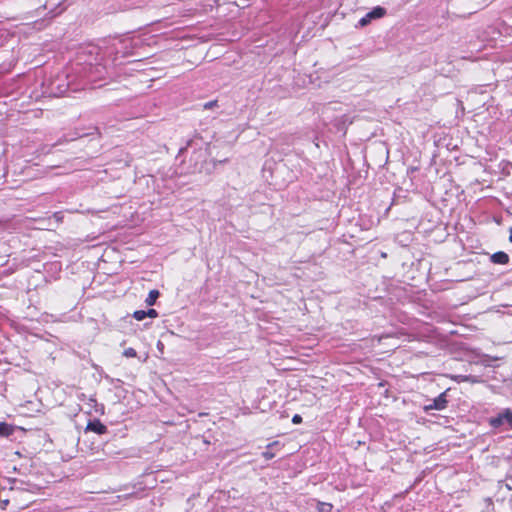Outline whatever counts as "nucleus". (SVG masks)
<instances>
[{
  "instance_id": "obj_1",
  "label": "nucleus",
  "mask_w": 512,
  "mask_h": 512,
  "mask_svg": "<svg viewBox=\"0 0 512 512\" xmlns=\"http://www.w3.org/2000/svg\"><path fill=\"white\" fill-rule=\"evenodd\" d=\"M505 422L508 423L509 428H512V411L510 409H505L498 416L489 419V424L493 428H498Z\"/></svg>"
},
{
  "instance_id": "obj_2",
  "label": "nucleus",
  "mask_w": 512,
  "mask_h": 512,
  "mask_svg": "<svg viewBox=\"0 0 512 512\" xmlns=\"http://www.w3.org/2000/svg\"><path fill=\"white\" fill-rule=\"evenodd\" d=\"M447 391L441 393L438 397H436L430 404H427L423 407L425 412H429L431 410H444L447 408L448 400H447Z\"/></svg>"
},
{
  "instance_id": "obj_3",
  "label": "nucleus",
  "mask_w": 512,
  "mask_h": 512,
  "mask_svg": "<svg viewBox=\"0 0 512 512\" xmlns=\"http://www.w3.org/2000/svg\"><path fill=\"white\" fill-rule=\"evenodd\" d=\"M85 431H91L98 435H103L108 432V429L107 426L104 425L99 419H94L87 423Z\"/></svg>"
},
{
  "instance_id": "obj_4",
  "label": "nucleus",
  "mask_w": 512,
  "mask_h": 512,
  "mask_svg": "<svg viewBox=\"0 0 512 512\" xmlns=\"http://www.w3.org/2000/svg\"><path fill=\"white\" fill-rule=\"evenodd\" d=\"M490 260L494 264L506 265L510 261V257L506 252L498 251L491 255Z\"/></svg>"
},
{
  "instance_id": "obj_5",
  "label": "nucleus",
  "mask_w": 512,
  "mask_h": 512,
  "mask_svg": "<svg viewBox=\"0 0 512 512\" xmlns=\"http://www.w3.org/2000/svg\"><path fill=\"white\" fill-rule=\"evenodd\" d=\"M386 15V9L381 6L374 7L370 12H368V17L373 19H379Z\"/></svg>"
},
{
  "instance_id": "obj_6",
  "label": "nucleus",
  "mask_w": 512,
  "mask_h": 512,
  "mask_svg": "<svg viewBox=\"0 0 512 512\" xmlns=\"http://www.w3.org/2000/svg\"><path fill=\"white\" fill-rule=\"evenodd\" d=\"M160 296V292L156 289H153L149 292L147 298L145 299V302L148 306H152L156 303L157 299Z\"/></svg>"
},
{
  "instance_id": "obj_7",
  "label": "nucleus",
  "mask_w": 512,
  "mask_h": 512,
  "mask_svg": "<svg viewBox=\"0 0 512 512\" xmlns=\"http://www.w3.org/2000/svg\"><path fill=\"white\" fill-rule=\"evenodd\" d=\"M333 504L329 502L317 501L318 512H332Z\"/></svg>"
},
{
  "instance_id": "obj_8",
  "label": "nucleus",
  "mask_w": 512,
  "mask_h": 512,
  "mask_svg": "<svg viewBox=\"0 0 512 512\" xmlns=\"http://www.w3.org/2000/svg\"><path fill=\"white\" fill-rule=\"evenodd\" d=\"M277 444H278V441H274L273 443L268 444V446H267V450H266V451H264V452L262 453V456H263L266 460H270V459H272V458H274V457H275V454H274L273 452H271L269 449H270L272 446L277 445Z\"/></svg>"
},
{
  "instance_id": "obj_9",
  "label": "nucleus",
  "mask_w": 512,
  "mask_h": 512,
  "mask_svg": "<svg viewBox=\"0 0 512 512\" xmlns=\"http://www.w3.org/2000/svg\"><path fill=\"white\" fill-rule=\"evenodd\" d=\"M10 433H11L10 426L5 422H1L0 423V435L8 436V435H10Z\"/></svg>"
},
{
  "instance_id": "obj_10",
  "label": "nucleus",
  "mask_w": 512,
  "mask_h": 512,
  "mask_svg": "<svg viewBox=\"0 0 512 512\" xmlns=\"http://www.w3.org/2000/svg\"><path fill=\"white\" fill-rule=\"evenodd\" d=\"M146 311L145 310H136L134 311L133 313V318L136 319L137 321H142L146 318Z\"/></svg>"
},
{
  "instance_id": "obj_11",
  "label": "nucleus",
  "mask_w": 512,
  "mask_h": 512,
  "mask_svg": "<svg viewBox=\"0 0 512 512\" xmlns=\"http://www.w3.org/2000/svg\"><path fill=\"white\" fill-rule=\"evenodd\" d=\"M123 355L127 358H135L137 357V352L134 348L129 347L124 350Z\"/></svg>"
},
{
  "instance_id": "obj_12",
  "label": "nucleus",
  "mask_w": 512,
  "mask_h": 512,
  "mask_svg": "<svg viewBox=\"0 0 512 512\" xmlns=\"http://www.w3.org/2000/svg\"><path fill=\"white\" fill-rule=\"evenodd\" d=\"M216 106H217V100H212V101L206 102L203 105V109L209 110V109H212V108H214Z\"/></svg>"
},
{
  "instance_id": "obj_13",
  "label": "nucleus",
  "mask_w": 512,
  "mask_h": 512,
  "mask_svg": "<svg viewBox=\"0 0 512 512\" xmlns=\"http://www.w3.org/2000/svg\"><path fill=\"white\" fill-rule=\"evenodd\" d=\"M371 18L368 17V13L362 17L360 20H359V24L363 27V26H366L368 25L370 22H371Z\"/></svg>"
},
{
  "instance_id": "obj_14",
  "label": "nucleus",
  "mask_w": 512,
  "mask_h": 512,
  "mask_svg": "<svg viewBox=\"0 0 512 512\" xmlns=\"http://www.w3.org/2000/svg\"><path fill=\"white\" fill-rule=\"evenodd\" d=\"M145 314H146V317H150V318H157L158 317V312L155 309H153V308L148 309Z\"/></svg>"
},
{
  "instance_id": "obj_15",
  "label": "nucleus",
  "mask_w": 512,
  "mask_h": 512,
  "mask_svg": "<svg viewBox=\"0 0 512 512\" xmlns=\"http://www.w3.org/2000/svg\"><path fill=\"white\" fill-rule=\"evenodd\" d=\"M302 416L299 415V414H295L293 417H292V423L293 424H300L302 423Z\"/></svg>"
},
{
  "instance_id": "obj_16",
  "label": "nucleus",
  "mask_w": 512,
  "mask_h": 512,
  "mask_svg": "<svg viewBox=\"0 0 512 512\" xmlns=\"http://www.w3.org/2000/svg\"><path fill=\"white\" fill-rule=\"evenodd\" d=\"M509 241L512 243V227L509 229Z\"/></svg>"
}]
</instances>
